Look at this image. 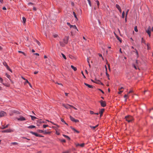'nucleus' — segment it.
Listing matches in <instances>:
<instances>
[{
  "instance_id": "50",
  "label": "nucleus",
  "mask_w": 153,
  "mask_h": 153,
  "mask_svg": "<svg viewBox=\"0 0 153 153\" xmlns=\"http://www.w3.org/2000/svg\"><path fill=\"white\" fill-rule=\"evenodd\" d=\"M128 97V94H125L124 96V98H127Z\"/></svg>"
},
{
  "instance_id": "11",
  "label": "nucleus",
  "mask_w": 153,
  "mask_h": 153,
  "mask_svg": "<svg viewBox=\"0 0 153 153\" xmlns=\"http://www.w3.org/2000/svg\"><path fill=\"white\" fill-rule=\"evenodd\" d=\"M116 7L118 10L119 11L120 13H121L122 10L121 9L119 6V5L118 4H116Z\"/></svg>"
},
{
  "instance_id": "36",
  "label": "nucleus",
  "mask_w": 153,
  "mask_h": 153,
  "mask_svg": "<svg viewBox=\"0 0 153 153\" xmlns=\"http://www.w3.org/2000/svg\"><path fill=\"white\" fill-rule=\"evenodd\" d=\"M43 133L45 134H50V132H47L46 131H44V132H43Z\"/></svg>"
},
{
  "instance_id": "6",
  "label": "nucleus",
  "mask_w": 153,
  "mask_h": 153,
  "mask_svg": "<svg viewBox=\"0 0 153 153\" xmlns=\"http://www.w3.org/2000/svg\"><path fill=\"white\" fill-rule=\"evenodd\" d=\"M100 103L101 106L102 107H105L106 106V104L105 101L101 100L100 101Z\"/></svg>"
},
{
  "instance_id": "61",
  "label": "nucleus",
  "mask_w": 153,
  "mask_h": 153,
  "mask_svg": "<svg viewBox=\"0 0 153 153\" xmlns=\"http://www.w3.org/2000/svg\"><path fill=\"white\" fill-rule=\"evenodd\" d=\"M71 107H72L74 109H75V110H77V109L76 108L74 107L72 105H71Z\"/></svg>"
},
{
  "instance_id": "38",
  "label": "nucleus",
  "mask_w": 153,
  "mask_h": 153,
  "mask_svg": "<svg viewBox=\"0 0 153 153\" xmlns=\"http://www.w3.org/2000/svg\"><path fill=\"white\" fill-rule=\"evenodd\" d=\"M11 144H13V145H16L18 144V143H17L16 142H13V143H12Z\"/></svg>"
},
{
  "instance_id": "9",
  "label": "nucleus",
  "mask_w": 153,
  "mask_h": 153,
  "mask_svg": "<svg viewBox=\"0 0 153 153\" xmlns=\"http://www.w3.org/2000/svg\"><path fill=\"white\" fill-rule=\"evenodd\" d=\"M68 37L66 36L63 39L64 42L65 44H67L68 43Z\"/></svg>"
},
{
  "instance_id": "25",
  "label": "nucleus",
  "mask_w": 153,
  "mask_h": 153,
  "mask_svg": "<svg viewBox=\"0 0 153 153\" xmlns=\"http://www.w3.org/2000/svg\"><path fill=\"white\" fill-rule=\"evenodd\" d=\"M70 118L71 120L72 121H73V122L74 121L75 119L74 117H72L71 116H70Z\"/></svg>"
},
{
  "instance_id": "37",
  "label": "nucleus",
  "mask_w": 153,
  "mask_h": 153,
  "mask_svg": "<svg viewBox=\"0 0 153 153\" xmlns=\"http://www.w3.org/2000/svg\"><path fill=\"white\" fill-rule=\"evenodd\" d=\"M134 30L136 32H137L138 31V30H137V26H136L134 28Z\"/></svg>"
},
{
  "instance_id": "2",
  "label": "nucleus",
  "mask_w": 153,
  "mask_h": 153,
  "mask_svg": "<svg viewBox=\"0 0 153 153\" xmlns=\"http://www.w3.org/2000/svg\"><path fill=\"white\" fill-rule=\"evenodd\" d=\"M146 32L148 34L149 37L151 36V27L150 26H149L147 29L146 30Z\"/></svg>"
},
{
  "instance_id": "40",
  "label": "nucleus",
  "mask_w": 153,
  "mask_h": 153,
  "mask_svg": "<svg viewBox=\"0 0 153 153\" xmlns=\"http://www.w3.org/2000/svg\"><path fill=\"white\" fill-rule=\"evenodd\" d=\"M87 1L88 2V4H89V5L90 6H91V2L90 1V0H87Z\"/></svg>"
},
{
  "instance_id": "58",
  "label": "nucleus",
  "mask_w": 153,
  "mask_h": 153,
  "mask_svg": "<svg viewBox=\"0 0 153 153\" xmlns=\"http://www.w3.org/2000/svg\"><path fill=\"white\" fill-rule=\"evenodd\" d=\"M106 75L107 76V77H109V74H108V73H107V72H106Z\"/></svg>"
},
{
  "instance_id": "56",
  "label": "nucleus",
  "mask_w": 153,
  "mask_h": 153,
  "mask_svg": "<svg viewBox=\"0 0 153 153\" xmlns=\"http://www.w3.org/2000/svg\"><path fill=\"white\" fill-rule=\"evenodd\" d=\"M135 51H136V55H137V56L138 57V53L136 49H135Z\"/></svg>"
},
{
  "instance_id": "45",
  "label": "nucleus",
  "mask_w": 153,
  "mask_h": 153,
  "mask_svg": "<svg viewBox=\"0 0 153 153\" xmlns=\"http://www.w3.org/2000/svg\"><path fill=\"white\" fill-rule=\"evenodd\" d=\"M124 14H125V13H124V12L123 11V12L122 13V18H124Z\"/></svg>"
},
{
  "instance_id": "41",
  "label": "nucleus",
  "mask_w": 153,
  "mask_h": 153,
  "mask_svg": "<svg viewBox=\"0 0 153 153\" xmlns=\"http://www.w3.org/2000/svg\"><path fill=\"white\" fill-rule=\"evenodd\" d=\"M96 82H95L96 83H99V82H100V83L102 85H103V84L102 83H101V82H100L99 81L97 80H96Z\"/></svg>"
},
{
  "instance_id": "21",
  "label": "nucleus",
  "mask_w": 153,
  "mask_h": 153,
  "mask_svg": "<svg viewBox=\"0 0 153 153\" xmlns=\"http://www.w3.org/2000/svg\"><path fill=\"white\" fill-rule=\"evenodd\" d=\"M71 27H73V28H74V29H76L77 30H78V29H77V27H76V26L75 25H72L71 26Z\"/></svg>"
},
{
  "instance_id": "13",
  "label": "nucleus",
  "mask_w": 153,
  "mask_h": 153,
  "mask_svg": "<svg viewBox=\"0 0 153 153\" xmlns=\"http://www.w3.org/2000/svg\"><path fill=\"white\" fill-rule=\"evenodd\" d=\"M98 126V125H97L94 126H89V127L91 128L93 130L95 129Z\"/></svg>"
},
{
  "instance_id": "30",
  "label": "nucleus",
  "mask_w": 153,
  "mask_h": 153,
  "mask_svg": "<svg viewBox=\"0 0 153 153\" xmlns=\"http://www.w3.org/2000/svg\"><path fill=\"white\" fill-rule=\"evenodd\" d=\"M18 52L19 53H22L25 56H26V54H25V53H24V52H22V51H18Z\"/></svg>"
},
{
  "instance_id": "44",
  "label": "nucleus",
  "mask_w": 153,
  "mask_h": 153,
  "mask_svg": "<svg viewBox=\"0 0 153 153\" xmlns=\"http://www.w3.org/2000/svg\"><path fill=\"white\" fill-rule=\"evenodd\" d=\"M43 127L44 128H46L47 127H48V125H43Z\"/></svg>"
},
{
  "instance_id": "22",
  "label": "nucleus",
  "mask_w": 153,
  "mask_h": 153,
  "mask_svg": "<svg viewBox=\"0 0 153 153\" xmlns=\"http://www.w3.org/2000/svg\"><path fill=\"white\" fill-rule=\"evenodd\" d=\"M30 117L31 118L32 120H34L35 119H36V118L35 117L32 115H30Z\"/></svg>"
},
{
  "instance_id": "26",
  "label": "nucleus",
  "mask_w": 153,
  "mask_h": 153,
  "mask_svg": "<svg viewBox=\"0 0 153 153\" xmlns=\"http://www.w3.org/2000/svg\"><path fill=\"white\" fill-rule=\"evenodd\" d=\"M23 22L24 24H25L26 21V19L25 17L22 18Z\"/></svg>"
},
{
  "instance_id": "47",
  "label": "nucleus",
  "mask_w": 153,
  "mask_h": 153,
  "mask_svg": "<svg viewBox=\"0 0 153 153\" xmlns=\"http://www.w3.org/2000/svg\"><path fill=\"white\" fill-rule=\"evenodd\" d=\"M75 123H78L79 122V120H78L74 119V121Z\"/></svg>"
},
{
  "instance_id": "54",
  "label": "nucleus",
  "mask_w": 153,
  "mask_h": 153,
  "mask_svg": "<svg viewBox=\"0 0 153 153\" xmlns=\"http://www.w3.org/2000/svg\"><path fill=\"white\" fill-rule=\"evenodd\" d=\"M90 113L91 114H94V113L93 111H90Z\"/></svg>"
},
{
  "instance_id": "8",
  "label": "nucleus",
  "mask_w": 153,
  "mask_h": 153,
  "mask_svg": "<svg viewBox=\"0 0 153 153\" xmlns=\"http://www.w3.org/2000/svg\"><path fill=\"white\" fill-rule=\"evenodd\" d=\"M17 119L19 121H24L26 120L25 118L22 116H20L19 118H17Z\"/></svg>"
},
{
  "instance_id": "31",
  "label": "nucleus",
  "mask_w": 153,
  "mask_h": 153,
  "mask_svg": "<svg viewBox=\"0 0 153 153\" xmlns=\"http://www.w3.org/2000/svg\"><path fill=\"white\" fill-rule=\"evenodd\" d=\"M132 66H133L135 69H137V65H135L134 64H133L132 65Z\"/></svg>"
},
{
  "instance_id": "63",
  "label": "nucleus",
  "mask_w": 153,
  "mask_h": 153,
  "mask_svg": "<svg viewBox=\"0 0 153 153\" xmlns=\"http://www.w3.org/2000/svg\"><path fill=\"white\" fill-rule=\"evenodd\" d=\"M80 144H79L77 143L76 144V146L77 147L78 146H80Z\"/></svg>"
},
{
  "instance_id": "1",
  "label": "nucleus",
  "mask_w": 153,
  "mask_h": 153,
  "mask_svg": "<svg viewBox=\"0 0 153 153\" xmlns=\"http://www.w3.org/2000/svg\"><path fill=\"white\" fill-rule=\"evenodd\" d=\"M125 119L126 121L128 122H130L133 120V117L130 116H127L125 117Z\"/></svg>"
},
{
  "instance_id": "49",
  "label": "nucleus",
  "mask_w": 153,
  "mask_h": 153,
  "mask_svg": "<svg viewBox=\"0 0 153 153\" xmlns=\"http://www.w3.org/2000/svg\"><path fill=\"white\" fill-rule=\"evenodd\" d=\"M129 10H128L126 13V17H127V16L128 14V12H129Z\"/></svg>"
},
{
  "instance_id": "48",
  "label": "nucleus",
  "mask_w": 153,
  "mask_h": 153,
  "mask_svg": "<svg viewBox=\"0 0 153 153\" xmlns=\"http://www.w3.org/2000/svg\"><path fill=\"white\" fill-rule=\"evenodd\" d=\"M36 42L39 45H40L41 44L37 40H36Z\"/></svg>"
},
{
  "instance_id": "12",
  "label": "nucleus",
  "mask_w": 153,
  "mask_h": 153,
  "mask_svg": "<svg viewBox=\"0 0 153 153\" xmlns=\"http://www.w3.org/2000/svg\"><path fill=\"white\" fill-rule=\"evenodd\" d=\"M12 131V130L11 129H9L6 130L2 131V132H10Z\"/></svg>"
},
{
  "instance_id": "28",
  "label": "nucleus",
  "mask_w": 153,
  "mask_h": 153,
  "mask_svg": "<svg viewBox=\"0 0 153 153\" xmlns=\"http://www.w3.org/2000/svg\"><path fill=\"white\" fill-rule=\"evenodd\" d=\"M116 36L117 39H118L120 42H121V40L120 38L116 35Z\"/></svg>"
},
{
  "instance_id": "42",
  "label": "nucleus",
  "mask_w": 153,
  "mask_h": 153,
  "mask_svg": "<svg viewBox=\"0 0 153 153\" xmlns=\"http://www.w3.org/2000/svg\"><path fill=\"white\" fill-rule=\"evenodd\" d=\"M60 45L62 46H65V44H63L62 42H60Z\"/></svg>"
},
{
  "instance_id": "51",
  "label": "nucleus",
  "mask_w": 153,
  "mask_h": 153,
  "mask_svg": "<svg viewBox=\"0 0 153 153\" xmlns=\"http://www.w3.org/2000/svg\"><path fill=\"white\" fill-rule=\"evenodd\" d=\"M33 4L31 2H29L28 3V5H33Z\"/></svg>"
},
{
  "instance_id": "59",
  "label": "nucleus",
  "mask_w": 153,
  "mask_h": 153,
  "mask_svg": "<svg viewBox=\"0 0 153 153\" xmlns=\"http://www.w3.org/2000/svg\"><path fill=\"white\" fill-rule=\"evenodd\" d=\"M46 63V64H49V63H48V60L47 59H46V62H45Z\"/></svg>"
},
{
  "instance_id": "64",
  "label": "nucleus",
  "mask_w": 153,
  "mask_h": 153,
  "mask_svg": "<svg viewBox=\"0 0 153 153\" xmlns=\"http://www.w3.org/2000/svg\"><path fill=\"white\" fill-rule=\"evenodd\" d=\"M38 73V71H35L34 72V74H37Z\"/></svg>"
},
{
  "instance_id": "7",
  "label": "nucleus",
  "mask_w": 153,
  "mask_h": 153,
  "mask_svg": "<svg viewBox=\"0 0 153 153\" xmlns=\"http://www.w3.org/2000/svg\"><path fill=\"white\" fill-rule=\"evenodd\" d=\"M30 133L32 134L33 135H35L36 137H44L43 136L40 135L39 134L33 132V131H30Z\"/></svg>"
},
{
  "instance_id": "52",
  "label": "nucleus",
  "mask_w": 153,
  "mask_h": 153,
  "mask_svg": "<svg viewBox=\"0 0 153 153\" xmlns=\"http://www.w3.org/2000/svg\"><path fill=\"white\" fill-rule=\"evenodd\" d=\"M25 80V84L26 83H29V82L27 79H26Z\"/></svg>"
},
{
  "instance_id": "14",
  "label": "nucleus",
  "mask_w": 153,
  "mask_h": 153,
  "mask_svg": "<svg viewBox=\"0 0 153 153\" xmlns=\"http://www.w3.org/2000/svg\"><path fill=\"white\" fill-rule=\"evenodd\" d=\"M71 128L74 132H76L77 133H79V131L76 130L74 128L72 127V126L71 127Z\"/></svg>"
},
{
  "instance_id": "20",
  "label": "nucleus",
  "mask_w": 153,
  "mask_h": 153,
  "mask_svg": "<svg viewBox=\"0 0 153 153\" xmlns=\"http://www.w3.org/2000/svg\"><path fill=\"white\" fill-rule=\"evenodd\" d=\"M35 127H36L34 126L31 125L28 126L27 128H35Z\"/></svg>"
},
{
  "instance_id": "24",
  "label": "nucleus",
  "mask_w": 153,
  "mask_h": 153,
  "mask_svg": "<svg viewBox=\"0 0 153 153\" xmlns=\"http://www.w3.org/2000/svg\"><path fill=\"white\" fill-rule=\"evenodd\" d=\"M73 15H74V17H75V18L76 19V20H78V19H77V18L76 16V14L74 12H73Z\"/></svg>"
},
{
  "instance_id": "55",
  "label": "nucleus",
  "mask_w": 153,
  "mask_h": 153,
  "mask_svg": "<svg viewBox=\"0 0 153 153\" xmlns=\"http://www.w3.org/2000/svg\"><path fill=\"white\" fill-rule=\"evenodd\" d=\"M67 24L70 26V27H71V26L72 25H71L70 23L69 22H67Z\"/></svg>"
},
{
  "instance_id": "33",
  "label": "nucleus",
  "mask_w": 153,
  "mask_h": 153,
  "mask_svg": "<svg viewBox=\"0 0 153 153\" xmlns=\"http://www.w3.org/2000/svg\"><path fill=\"white\" fill-rule=\"evenodd\" d=\"M61 121L62 122L64 123L65 124L68 125V124L65 122L63 119H61Z\"/></svg>"
},
{
  "instance_id": "46",
  "label": "nucleus",
  "mask_w": 153,
  "mask_h": 153,
  "mask_svg": "<svg viewBox=\"0 0 153 153\" xmlns=\"http://www.w3.org/2000/svg\"><path fill=\"white\" fill-rule=\"evenodd\" d=\"M9 125H7L6 126L4 127V128H2V129H3L7 128L8 126Z\"/></svg>"
},
{
  "instance_id": "4",
  "label": "nucleus",
  "mask_w": 153,
  "mask_h": 153,
  "mask_svg": "<svg viewBox=\"0 0 153 153\" xmlns=\"http://www.w3.org/2000/svg\"><path fill=\"white\" fill-rule=\"evenodd\" d=\"M7 115L6 113L3 111H1L0 112V118L3 117Z\"/></svg>"
},
{
  "instance_id": "32",
  "label": "nucleus",
  "mask_w": 153,
  "mask_h": 153,
  "mask_svg": "<svg viewBox=\"0 0 153 153\" xmlns=\"http://www.w3.org/2000/svg\"><path fill=\"white\" fill-rule=\"evenodd\" d=\"M63 136L65 137H66V138L68 139V140H70V137L68 136H67V135H63Z\"/></svg>"
},
{
  "instance_id": "19",
  "label": "nucleus",
  "mask_w": 153,
  "mask_h": 153,
  "mask_svg": "<svg viewBox=\"0 0 153 153\" xmlns=\"http://www.w3.org/2000/svg\"><path fill=\"white\" fill-rule=\"evenodd\" d=\"M96 3L97 4V7L99 8V6L100 5V3L99 1L98 0H96L95 1Z\"/></svg>"
},
{
  "instance_id": "17",
  "label": "nucleus",
  "mask_w": 153,
  "mask_h": 153,
  "mask_svg": "<svg viewBox=\"0 0 153 153\" xmlns=\"http://www.w3.org/2000/svg\"><path fill=\"white\" fill-rule=\"evenodd\" d=\"M136 65H137V67H138L139 66H140V65H139V61L138 60H136Z\"/></svg>"
},
{
  "instance_id": "16",
  "label": "nucleus",
  "mask_w": 153,
  "mask_h": 153,
  "mask_svg": "<svg viewBox=\"0 0 153 153\" xmlns=\"http://www.w3.org/2000/svg\"><path fill=\"white\" fill-rule=\"evenodd\" d=\"M5 75H6V76H7V77L8 79H9L10 80L11 82L12 83H13L12 81L11 80V79H10V78H11V76H10V75H9L7 73H6Z\"/></svg>"
},
{
  "instance_id": "53",
  "label": "nucleus",
  "mask_w": 153,
  "mask_h": 153,
  "mask_svg": "<svg viewBox=\"0 0 153 153\" xmlns=\"http://www.w3.org/2000/svg\"><path fill=\"white\" fill-rule=\"evenodd\" d=\"M0 80L1 83H2L3 81V79L1 77H0Z\"/></svg>"
},
{
  "instance_id": "39",
  "label": "nucleus",
  "mask_w": 153,
  "mask_h": 153,
  "mask_svg": "<svg viewBox=\"0 0 153 153\" xmlns=\"http://www.w3.org/2000/svg\"><path fill=\"white\" fill-rule=\"evenodd\" d=\"M85 144L84 143H82L80 145V146L81 147H83L84 146Z\"/></svg>"
},
{
  "instance_id": "5",
  "label": "nucleus",
  "mask_w": 153,
  "mask_h": 153,
  "mask_svg": "<svg viewBox=\"0 0 153 153\" xmlns=\"http://www.w3.org/2000/svg\"><path fill=\"white\" fill-rule=\"evenodd\" d=\"M62 105L63 106L67 109L70 108L71 107V105H70L68 104H62Z\"/></svg>"
},
{
  "instance_id": "27",
  "label": "nucleus",
  "mask_w": 153,
  "mask_h": 153,
  "mask_svg": "<svg viewBox=\"0 0 153 153\" xmlns=\"http://www.w3.org/2000/svg\"><path fill=\"white\" fill-rule=\"evenodd\" d=\"M142 43L144 44L145 45H146L145 41L144 39H143V38H142Z\"/></svg>"
},
{
  "instance_id": "3",
  "label": "nucleus",
  "mask_w": 153,
  "mask_h": 153,
  "mask_svg": "<svg viewBox=\"0 0 153 153\" xmlns=\"http://www.w3.org/2000/svg\"><path fill=\"white\" fill-rule=\"evenodd\" d=\"M3 65L5 66L7 68V69L11 72H12L11 70L10 69L8 65H7L6 62H4L3 63Z\"/></svg>"
},
{
  "instance_id": "62",
  "label": "nucleus",
  "mask_w": 153,
  "mask_h": 153,
  "mask_svg": "<svg viewBox=\"0 0 153 153\" xmlns=\"http://www.w3.org/2000/svg\"><path fill=\"white\" fill-rule=\"evenodd\" d=\"M58 36V35H57V34H55V35H53V36L55 38H56V37Z\"/></svg>"
},
{
  "instance_id": "29",
  "label": "nucleus",
  "mask_w": 153,
  "mask_h": 153,
  "mask_svg": "<svg viewBox=\"0 0 153 153\" xmlns=\"http://www.w3.org/2000/svg\"><path fill=\"white\" fill-rule=\"evenodd\" d=\"M37 131L39 133H43L44 131L42 130L39 129L37 130Z\"/></svg>"
},
{
  "instance_id": "43",
  "label": "nucleus",
  "mask_w": 153,
  "mask_h": 153,
  "mask_svg": "<svg viewBox=\"0 0 153 153\" xmlns=\"http://www.w3.org/2000/svg\"><path fill=\"white\" fill-rule=\"evenodd\" d=\"M147 48L148 50L150 49V48L149 47V44L148 43L147 44Z\"/></svg>"
},
{
  "instance_id": "34",
  "label": "nucleus",
  "mask_w": 153,
  "mask_h": 153,
  "mask_svg": "<svg viewBox=\"0 0 153 153\" xmlns=\"http://www.w3.org/2000/svg\"><path fill=\"white\" fill-rule=\"evenodd\" d=\"M61 54L62 55V57H63V58L65 59H66V57L62 53H61Z\"/></svg>"
},
{
  "instance_id": "18",
  "label": "nucleus",
  "mask_w": 153,
  "mask_h": 153,
  "mask_svg": "<svg viewBox=\"0 0 153 153\" xmlns=\"http://www.w3.org/2000/svg\"><path fill=\"white\" fill-rule=\"evenodd\" d=\"M123 87H121L119 89V90L120 91H119L118 92V93L119 94H120L123 92V91H121V90L122 89H123Z\"/></svg>"
},
{
  "instance_id": "15",
  "label": "nucleus",
  "mask_w": 153,
  "mask_h": 153,
  "mask_svg": "<svg viewBox=\"0 0 153 153\" xmlns=\"http://www.w3.org/2000/svg\"><path fill=\"white\" fill-rule=\"evenodd\" d=\"M84 84L86 86H88L89 88H93V86L92 85H89L86 83H85Z\"/></svg>"
},
{
  "instance_id": "35",
  "label": "nucleus",
  "mask_w": 153,
  "mask_h": 153,
  "mask_svg": "<svg viewBox=\"0 0 153 153\" xmlns=\"http://www.w3.org/2000/svg\"><path fill=\"white\" fill-rule=\"evenodd\" d=\"M52 124H53L55 125H56V126L58 127H59V126L57 124H55L54 123L51 122V121H50V122Z\"/></svg>"
},
{
  "instance_id": "10",
  "label": "nucleus",
  "mask_w": 153,
  "mask_h": 153,
  "mask_svg": "<svg viewBox=\"0 0 153 153\" xmlns=\"http://www.w3.org/2000/svg\"><path fill=\"white\" fill-rule=\"evenodd\" d=\"M105 109L104 108L101 109L100 111H99V113L100 114V117H101L102 115L103 112L104 111Z\"/></svg>"
},
{
  "instance_id": "57",
  "label": "nucleus",
  "mask_w": 153,
  "mask_h": 153,
  "mask_svg": "<svg viewBox=\"0 0 153 153\" xmlns=\"http://www.w3.org/2000/svg\"><path fill=\"white\" fill-rule=\"evenodd\" d=\"M133 92V91L132 90H131L128 93V94H130V93H131L132 92Z\"/></svg>"
},
{
  "instance_id": "60",
  "label": "nucleus",
  "mask_w": 153,
  "mask_h": 153,
  "mask_svg": "<svg viewBox=\"0 0 153 153\" xmlns=\"http://www.w3.org/2000/svg\"><path fill=\"white\" fill-rule=\"evenodd\" d=\"M34 54L37 56H39V54L37 53H34Z\"/></svg>"
},
{
  "instance_id": "23",
  "label": "nucleus",
  "mask_w": 153,
  "mask_h": 153,
  "mask_svg": "<svg viewBox=\"0 0 153 153\" xmlns=\"http://www.w3.org/2000/svg\"><path fill=\"white\" fill-rule=\"evenodd\" d=\"M71 67L72 69H73L74 71H76L77 70L76 68L74 67L73 65H71Z\"/></svg>"
}]
</instances>
